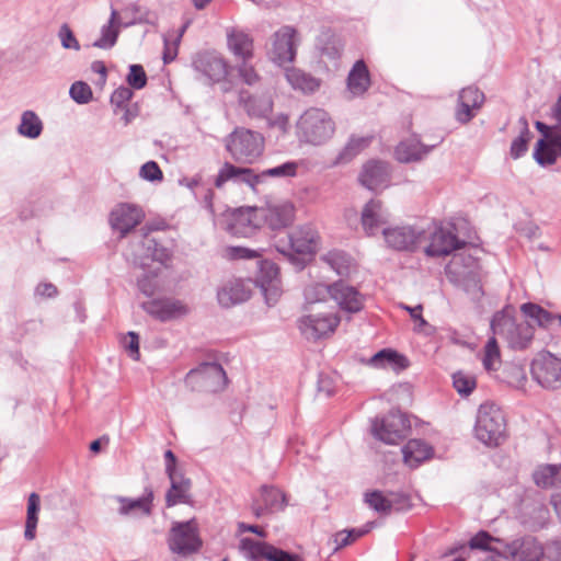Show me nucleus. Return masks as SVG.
<instances>
[{
	"mask_svg": "<svg viewBox=\"0 0 561 561\" xmlns=\"http://www.w3.org/2000/svg\"><path fill=\"white\" fill-rule=\"evenodd\" d=\"M335 133V123L331 115L318 107L306 110L296 123V136L302 144L322 146Z\"/></svg>",
	"mask_w": 561,
	"mask_h": 561,
	"instance_id": "f257e3e1",
	"label": "nucleus"
},
{
	"mask_svg": "<svg viewBox=\"0 0 561 561\" xmlns=\"http://www.w3.org/2000/svg\"><path fill=\"white\" fill-rule=\"evenodd\" d=\"M225 148L238 164H254L264 153L265 139L259 131L237 127L225 138Z\"/></svg>",
	"mask_w": 561,
	"mask_h": 561,
	"instance_id": "f03ea898",
	"label": "nucleus"
},
{
	"mask_svg": "<svg viewBox=\"0 0 561 561\" xmlns=\"http://www.w3.org/2000/svg\"><path fill=\"white\" fill-rule=\"evenodd\" d=\"M330 296L339 307L350 313L358 312L364 307L363 296L358 290L343 280L332 285L313 284L305 289V298L308 304H314Z\"/></svg>",
	"mask_w": 561,
	"mask_h": 561,
	"instance_id": "7ed1b4c3",
	"label": "nucleus"
},
{
	"mask_svg": "<svg viewBox=\"0 0 561 561\" xmlns=\"http://www.w3.org/2000/svg\"><path fill=\"white\" fill-rule=\"evenodd\" d=\"M445 272L448 280L471 300L478 301L483 296L479 265L471 255H455Z\"/></svg>",
	"mask_w": 561,
	"mask_h": 561,
	"instance_id": "20e7f679",
	"label": "nucleus"
},
{
	"mask_svg": "<svg viewBox=\"0 0 561 561\" xmlns=\"http://www.w3.org/2000/svg\"><path fill=\"white\" fill-rule=\"evenodd\" d=\"M506 421L503 411L493 403L479 407L474 424V435L486 446H499L505 439Z\"/></svg>",
	"mask_w": 561,
	"mask_h": 561,
	"instance_id": "39448f33",
	"label": "nucleus"
},
{
	"mask_svg": "<svg viewBox=\"0 0 561 561\" xmlns=\"http://www.w3.org/2000/svg\"><path fill=\"white\" fill-rule=\"evenodd\" d=\"M494 335L503 339L512 350H525L534 337V327L526 320H516L505 311L496 312L491 321Z\"/></svg>",
	"mask_w": 561,
	"mask_h": 561,
	"instance_id": "423d86ee",
	"label": "nucleus"
},
{
	"mask_svg": "<svg viewBox=\"0 0 561 561\" xmlns=\"http://www.w3.org/2000/svg\"><path fill=\"white\" fill-rule=\"evenodd\" d=\"M202 545L195 519L172 524L168 537V546L172 553L186 557L197 552Z\"/></svg>",
	"mask_w": 561,
	"mask_h": 561,
	"instance_id": "0eeeda50",
	"label": "nucleus"
},
{
	"mask_svg": "<svg viewBox=\"0 0 561 561\" xmlns=\"http://www.w3.org/2000/svg\"><path fill=\"white\" fill-rule=\"evenodd\" d=\"M227 375L222 366L215 362H206L191 369L185 377V383L193 390L218 392L227 385Z\"/></svg>",
	"mask_w": 561,
	"mask_h": 561,
	"instance_id": "6e6552de",
	"label": "nucleus"
},
{
	"mask_svg": "<svg viewBox=\"0 0 561 561\" xmlns=\"http://www.w3.org/2000/svg\"><path fill=\"white\" fill-rule=\"evenodd\" d=\"M299 43L300 38L296 28L284 25L273 34L267 56L270 60L278 66L293 62Z\"/></svg>",
	"mask_w": 561,
	"mask_h": 561,
	"instance_id": "1a4fd4ad",
	"label": "nucleus"
},
{
	"mask_svg": "<svg viewBox=\"0 0 561 561\" xmlns=\"http://www.w3.org/2000/svg\"><path fill=\"white\" fill-rule=\"evenodd\" d=\"M410 427V421L402 412L391 411L385 417L373 422L371 433L388 445H397L405 437Z\"/></svg>",
	"mask_w": 561,
	"mask_h": 561,
	"instance_id": "9d476101",
	"label": "nucleus"
},
{
	"mask_svg": "<svg viewBox=\"0 0 561 561\" xmlns=\"http://www.w3.org/2000/svg\"><path fill=\"white\" fill-rule=\"evenodd\" d=\"M531 375L542 388H560L561 359L548 352L539 353L531 363Z\"/></svg>",
	"mask_w": 561,
	"mask_h": 561,
	"instance_id": "9b49d317",
	"label": "nucleus"
},
{
	"mask_svg": "<svg viewBox=\"0 0 561 561\" xmlns=\"http://www.w3.org/2000/svg\"><path fill=\"white\" fill-rule=\"evenodd\" d=\"M240 552L249 561H301L297 554L289 553L264 541L245 537L240 540Z\"/></svg>",
	"mask_w": 561,
	"mask_h": 561,
	"instance_id": "f8f14e48",
	"label": "nucleus"
},
{
	"mask_svg": "<svg viewBox=\"0 0 561 561\" xmlns=\"http://www.w3.org/2000/svg\"><path fill=\"white\" fill-rule=\"evenodd\" d=\"M339 323L340 318L335 313H311L299 320V330L307 340L317 341L332 334Z\"/></svg>",
	"mask_w": 561,
	"mask_h": 561,
	"instance_id": "ddd939ff",
	"label": "nucleus"
},
{
	"mask_svg": "<svg viewBox=\"0 0 561 561\" xmlns=\"http://www.w3.org/2000/svg\"><path fill=\"white\" fill-rule=\"evenodd\" d=\"M233 164L231 162H224L219 168L215 178L214 185L217 188H222L226 183L232 182L234 184H244L251 191L257 192L260 186L259 173L254 169L245 168Z\"/></svg>",
	"mask_w": 561,
	"mask_h": 561,
	"instance_id": "4468645a",
	"label": "nucleus"
},
{
	"mask_svg": "<svg viewBox=\"0 0 561 561\" xmlns=\"http://www.w3.org/2000/svg\"><path fill=\"white\" fill-rule=\"evenodd\" d=\"M382 234L388 247L398 251H412L427 238L424 229L413 226L383 228Z\"/></svg>",
	"mask_w": 561,
	"mask_h": 561,
	"instance_id": "2eb2a0df",
	"label": "nucleus"
},
{
	"mask_svg": "<svg viewBox=\"0 0 561 561\" xmlns=\"http://www.w3.org/2000/svg\"><path fill=\"white\" fill-rule=\"evenodd\" d=\"M141 308L149 316L161 322L176 320L190 313V307L186 304L168 297L144 301Z\"/></svg>",
	"mask_w": 561,
	"mask_h": 561,
	"instance_id": "dca6fc26",
	"label": "nucleus"
},
{
	"mask_svg": "<svg viewBox=\"0 0 561 561\" xmlns=\"http://www.w3.org/2000/svg\"><path fill=\"white\" fill-rule=\"evenodd\" d=\"M288 248H277V250L286 255L291 252L297 254H312L316 252L319 242V234L311 225H302L297 227L288 236Z\"/></svg>",
	"mask_w": 561,
	"mask_h": 561,
	"instance_id": "f3484780",
	"label": "nucleus"
},
{
	"mask_svg": "<svg viewBox=\"0 0 561 561\" xmlns=\"http://www.w3.org/2000/svg\"><path fill=\"white\" fill-rule=\"evenodd\" d=\"M430 244L425 248L427 256H446L461 249L465 242L459 240L451 227H435L430 236Z\"/></svg>",
	"mask_w": 561,
	"mask_h": 561,
	"instance_id": "a211bd4d",
	"label": "nucleus"
},
{
	"mask_svg": "<svg viewBox=\"0 0 561 561\" xmlns=\"http://www.w3.org/2000/svg\"><path fill=\"white\" fill-rule=\"evenodd\" d=\"M193 68L213 82H219L228 72V66L221 55L215 51L197 54L192 62Z\"/></svg>",
	"mask_w": 561,
	"mask_h": 561,
	"instance_id": "6ab92c4d",
	"label": "nucleus"
},
{
	"mask_svg": "<svg viewBox=\"0 0 561 561\" xmlns=\"http://www.w3.org/2000/svg\"><path fill=\"white\" fill-rule=\"evenodd\" d=\"M505 548L514 561H543L545 558V548L531 536L514 539Z\"/></svg>",
	"mask_w": 561,
	"mask_h": 561,
	"instance_id": "aec40b11",
	"label": "nucleus"
},
{
	"mask_svg": "<svg viewBox=\"0 0 561 561\" xmlns=\"http://www.w3.org/2000/svg\"><path fill=\"white\" fill-rule=\"evenodd\" d=\"M142 210L130 204H121L111 213L112 228L121 232L122 237L134 229L142 219Z\"/></svg>",
	"mask_w": 561,
	"mask_h": 561,
	"instance_id": "412c9836",
	"label": "nucleus"
},
{
	"mask_svg": "<svg viewBox=\"0 0 561 561\" xmlns=\"http://www.w3.org/2000/svg\"><path fill=\"white\" fill-rule=\"evenodd\" d=\"M285 495L280 490L263 485L259 497L253 500L252 512L256 518L272 512L280 511L285 507Z\"/></svg>",
	"mask_w": 561,
	"mask_h": 561,
	"instance_id": "4be33fe9",
	"label": "nucleus"
},
{
	"mask_svg": "<svg viewBox=\"0 0 561 561\" xmlns=\"http://www.w3.org/2000/svg\"><path fill=\"white\" fill-rule=\"evenodd\" d=\"M390 179L389 165L382 161H368L359 174V182L370 191L382 190L388 186Z\"/></svg>",
	"mask_w": 561,
	"mask_h": 561,
	"instance_id": "5701e85b",
	"label": "nucleus"
},
{
	"mask_svg": "<svg viewBox=\"0 0 561 561\" xmlns=\"http://www.w3.org/2000/svg\"><path fill=\"white\" fill-rule=\"evenodd\" d=\"M141 248L142 252L135 255L134 262L142 268L149 266V260L159 263L160 266H167L171 261V251L161 245L154 238L146 237L142 241Z\"/></svg>",
	"mask_w": 561,
	"mask_h": 561,
	"instance_id": "b1692460",
	"label": "nucleus"
},
{
	"mask_svg": "<svg viewBox=\"0 0 561 561\" xmlns=\"http://www.w3.org/2000/svg\"><path fill=\"white\" fill-rule=\"evenodd\" d=\"M115 500L119 504L117 512L122 516H149L152 513L153 492L151 489H146L144 495L138 499L116 496Z\"/></svg>",
	"mask_w": 561,
	"mask_h": 561,
	"instance_id": "393cba45",
	"label": "nucleus"
},
{
	"mask_svg": "<svg viewBox=\"0 0 561 561\" xmlns=\"http://www.w3.org/2000/svg\"><path fill=\"white\" fill-rule=\"evenodd\" d=\"M227 46L238 61L253 58V38L242 30L230 28L227 31Z\"/></svg>",
	"mask_w": 561,
	"mask_h": 561,
	"instance_id": "a878e982",
	"label": "nucleus"
},
{
	"mask_svg": "<svg viewBox=\"0 0 561 561\" xmlns=\"http://www.w3.org/2000/svg\"><path fill=\"white\" fill-rule=\"evenodd\" d=\"M231 234L248 238L259 228L257 210L253 208L239 209L231 216L228 225Z\"/></svg>",
	"mask_w": 561,
	"mask_h": 561,
	"instance_id": "bb28decb",
	"label": "nucleus"
},
{
	"mask_svg": "<svg viewBox=\"0 0 561 561\" xmlns=\"http://www.w3.org/2000/svg\"><path fill=\"white\" fill-rule=\"evenodd\" d=\"M388 217L381 202L371 199L363 208L362 226L368 236H375L388 222Z\"/></svg>",
	"mask_w": 561,
	"mask_h": 561,
	"instance_id": "cd10ccee",
	"label": "nucleus"
},
{
	"mask_svg": "<svg viewBox=\"0 0 561 561\" xmlns=\"http://www.w3.org/2000/svg\"><path fill=\"white\" fill-rule=\"evenodd\" d=\"M251 296L250 289L241 279L227 282L217 293L218 302L225 308L247 301Z\"/></svg>",
	"mask_w": 561,
	"mask_h": 561,
	"instance_id": "c85d7f7f",
	"label": "nucleus"
},
{
	"mask_svg": "<svg viewBox=\"0 0 561 561\" xmlns=\"http://www.w3.org/2000/svg\"><path fill=\"white\" fill-rule=\"evenodd\" d=\"M171 488L165 494V504L168 507H172L179 503L188 504L191 503L190 490L192 482L185 478L182 473L169 476Z\"/></svg>",
	"mask_w": 561,
	"mask_h": 561,
	"instance_id": "c756f323",
	"label": "nucleus"
},
{
	"mask_svg": "<svg viewBox=\"0 0 561 561\" xmlns=\"http://www.w3.org/2000/svg\"><path fill=\"white\" fill-rule=\"evenodd\" d=\"M239 101L245 112L252 117H267L273 110L271 96L262 94L260 96L249 95L247 91H240Z\"/></svg>",
	"mask_w": 561,
	"mask_h": 561,
	"instance_id": "7c9ffc66",
	"label": "nucleus"
},
{
	"mask_svg": "<svg viewBox=\"0 0 561 561\" xmlns=\"http://www.w3.org/2000/svg\"><path fill=\"white\" fill-rule=\"evenodd\" d=\"M402 454L404 462L411 468H416L432 458L433 448L422 439H410L403 446Z\"/></svg>",
	"mask_w": 561,
	"mask_h": 561,
	"instance_id": "2f4dec72",
	"label": "nucleus"
},
{
	"mask_svg": "<svg viewBox=\"0 0 561 561\" xmlns=\"http://www.w3.org/2000/svg\"><path fill=\"white\" fill-rule=\"evenodd\" d=\"M561 154V136L551 133L547 138H541L537 142L535 159L539 164H551Z\"/></svg>",
	"mask_w": 561,
	"mask_h": 561,
	"instance_id": "473e14b6",
	"label": "nucleus"
},
{
	"mask_svg": "<svg viewBox=\"0 0 561 561\" xmlns=\"http://www.w3.org/2000/svg\"><path fill=\"white\" fill-rule=\"evenodd\" d=\"M262 217H264L271 229H282L288 227L294 221L295 208L291 204L285 203L267 208Z\"/></svg>",
	"mask_w": 561,
	"mask_h": 561,
	"instance_id": "72a5a7b5",
	"label": "nucleus"
},
{
	"mask_svg": "<svg viewBox=\"0 0 561 561\" xmlns=\"http://www.w3.org/2000/svg\"><path fill=\"white\" fill-rule=\"evenodd\" d=\"M435 145L428 147L416 138H410L401 141L396 148V157L400 162H412L422 160L424 157L428 154L432 148Z\"/></svg>",
	"mask_w": 561,
	"mask_h": 561,
	"instance_id": "f704fd0d",
	"label": "nucleus"
},
{
	"mask_svg": "<svg viewBox=\"0 0 561 561\" xmlns=\"http://www.w3.org/2000/svg\"><path fill=\"white\" fill-rule=\"evenodd\" d=\"M370 87V75L364 60H357L347 76V89L350 92L359 96Z\"/></svg>",
	"mask_w": 561,
	"mask_h": 561,
	"instance_id": "c9c22d12",
	"label": "nucleus"
},
{
	"mask_svg": "<svg viewBox=\"0 0 561 561\" xmlns=\"http://www.w3.org/2000/svg\"><path fill=\"white\" fill-rule=\"evenodd\" d=\"M520 310L525 317L535 321L539 327L550 329L556 325L561 328V314H553L539 305L527 302L522 305Z\"/></svg>",
	"mask_w": 561,
	"mask_h": 561,
	"instance_id": "e433bc0d",
	"label": "nucleus"
},
{
	"mask_svg": "<svg viewBox=\"0 0 561 561\" xmlns=\"http://www.w3.org/2000/svg\"><path fill=\"white\" fill-rule=\"evenodd\" d=\"M287 82L293 89L304 93H312L320 87V80L298 68L287 69L285 72Z\"/></svg>",
	"mask_w": 561,
	"mask_h": 561,
	"instance_id": "4c0bfd02",
	"label": "nucleus"
},
{
	"mask_svg": "<svg viewBox=\"0 0 561 561\" xmlns=\"http://www.w3.org/2000/svg\"><path fill=\"white\" fill-rule=\"evenodd\" d=\"M371 142V137L351 136L345 146L339 151L332 165H342L351 162Z\"/></svg>",
	"mask_w": 561,
	"mask_h": 561,
	"instance_id": "58836bf2",
	"label": "nucleus"
},
{
	"mask_svg": "<svg viewBox=\"0 0 561 561\" xmlns=\"http://www.w3.org/2000/svg\"><path fill=\"white\" fill-rule=\"evenodd\" d=\"M43 128L44 125L39 116L34 111L27 110L21 114L16 133L28 139H36L42 135Z\"/></svg>",
	"mask_w": 561,
	"mask_h": 561,
	"instance_id": "ea45409f",
	"label": "nucleus"
},
{
	"mask_svg": "<svg viewBox=\"0 0 561 561\" xmlns=\"http://www.w3.org/2000/svg\"><path fill=\"white\" fill-rule=\"evenodd\" d=\"M117 18L118 12L113 9L108 22L104 24L101 28L100 38L92 43L93 47L101 49H110L116 44L119 33L118 26L116 25Z\"/></svg>",
	"mask_w": 561,
	"mask_h": 561,
	"instance_id": "a19ab883",
	"label": "nucleus"
},
{
	"mask_svg": "<svg viewBox=\"0 0 561 561\" xmlns=\"http://www.w3.org/2000/svg\"><path fill=\"white\" fill-rule=\"evenodd\" d=\"M369 365L376 368L397 370L407 367V359L394 351L382 350L369 359Z\"/></svg>",
	"mask_w": 561,
	"mask_h": 561,
	"instance_id": "79ce46f5",
	"label": "nucleus"
},
{
	"mask_svg": "<svg viewBox=\"0 0 561 561\" xmlns=\"http://www.w3.org/2000/svg\"><path fill=\"white\" fill-rule=\"evenodd\" d=\"M39 508L41 497L37 493L33 492L28 495L27 500L26 522L24 530V537L26 540H33L36 536Z\"/></svg>",
	"mask_w": 561,
	"mask_h": 561,
	"instance_id": "37998d69",
	"label": "nucleus"
},
{
	"mask_svg": "<svg viewBox=\"0 0 561 561\" xmlns=\"http://www.w3.org/2000/svg\"><path fill=\"white\" fill-rule=\"evenodd\" d=\"M534 480L541 488L561 485V465H547L538 468L534 472Z\"/></svg>",
	"mask_w": 561,
	"mask_h": 561,
	"instance_id": "c03bdc74",
	"label": "nucleus"
},
{
	"mask_svg": "<svg viewBox=\"0 0 561 561\" xmlns=\"http://www.w3.org/2000/svg\"><path fill=\"white\" fill-rule=\"evenodd\" d=\"M299 162L287 161L283 164L263 170L259 173L260 185L265 183L268 178L289 179L297 175L299 169Z\"/></svg>",
	"mask_w": 561,
	"mask_h": 561,
	"instance_id": "a18cd8bd",
	"label": "nucleus"
},
{
	"mask_svg": "<svg viewBox=\"0 0 561 561\" xmlns=\"http://www.w3.org/2000/svg\"><path fill=\"white\" fill-rule=\"evenodd\" d=\"M322 260L340 276L347 275L350 272L351 257L343 251H330L322 256Z\"/></svg>",
	"mask_w": 561,
	"mask_h": 561,
	"instance_id": "49530a36",
	"label": "nucleus"
},
{
	"mask_svg": "<svg viewBox=\"0 0 561 561\" xmlns=\"http://www.w3.org/2000/svg\"><path fill=\"white\" fill-rule=\"evenodd\" d=\"M518 123L520 125V134L512 141L511 145V156L514 159H518L526 153L528 142L531 139V133L529 130L527 119L525 117H520Z\"/></svg>",
	"mask_w": 561,
	"mask_h": 561,
	"instance_id": "de8ad7c7",
	"label": "nucleus"
},
{
	"mask_svg": "<svg viewBox=\"0 0 561 561\" xmlns=\"http://www.w3.org/2000/svg\"><path fill=\"white\" fill-rule=\"evenodd\" d=\"M365 502L369 507L380 514H389L393 507L394 500L389 496H385L380 491H373L365 494Z\"/></svg>",
	"mask_w": 561,
	"mask_h": 561,
	"instance_id": "09e8293b",
	"label": "nucleus"
},
{
	"mask_svg": "<svg viewBox=\"0 0 561 561\" xmlns=\"http://www.w3.org/2000/svg\"><path fill=\"white\" fill-rule=\"evenodd\" d=\"M453 385L460 396L467 397L474 390L477 381L473 375L457 371L453 375Z\"/></svg>",
	"mask_w": 561,
	"mask_h": 561,
	"instance_id": "8fccbe9b",
	"label": "nucleus"
},
{
	"mask_svg": "<svg viewBox=\"0 0 561 561\" xmlns=\"http://www.w3.org/2000/svg\"><path fill=\"white\" fill-rule=\"evenodd\" d=\"M236 70L239 79L249 87H256L261 82V77L256 72L253 65L250 64V60H242L236 65Z\"/></svg>",
	"mask_w": 561,
	"mask_h": 561,
	"instance_id": "3c124183",
	"label": "nucleus"
},
{
	"mask_svg": "<svg viewBox=\"0 0 561 561\" xmlns=\"http://www.w3.org/2000/svg\"><path fill=\"white\" fill-rule=\"evenodd\" d=\"M482 362L486 370H496V365L500 363V350L494 336L488 341L484 347V356Z\"/></svg>",
	"mask_w": 561,
	"mask_h": 561,
	"instance_id": "603ef678",
	"label": "nucleus"
},
{
	"mask_svg": "<svg viewBox=\"0 0 561 561\" xmlns=\"http://www.w3.org/2000/svg\"><path fill=\"white\" fill-rule=\"evenodd\" d=\"M70 98L78 104H87L92 99L90 85L83 81H77L71 84L69 90Z\"/></svg>",
	"mask_w": 561,
	"mask_h": 561,
	"instance_id": "864d4df0",
	"label": "nucleus"
},
{
	"mask_svg": "<svg viewBox=\"0 0 561 561\" xmlns=\"http://www.w3.org/2000/svg\"><path fill=\"white\" fill-rule=\"evenodd\" d=\"M458 101L480 108L484 102V94L478 88L468 87L460 91Z\"/></svg>",
	"mask_w": 561,
	"mask_h": 561,
	"instance_id": "5fc2aeb1",
	"label": "nucleus"
},
{
	"mask_svg": "<svg viewBox=\"0 0 561 561\" xmlns=\"http://www.w3.org/2000/svg\"><path fill=\"white\" fill-rule=\"evenodd\" d=\"M57 35L62 48L73 49L76 51L80 50L81 46L68 24L64 23L60 26Z\"/></svg>",
	"mask_w": 561,
	"mask_h": 561,
	"instance_id": "6e6d98bb",
	"label": "nucleus"
},
{
	"mask_svg": "<svg viewBox=\"0 0 561 561\" xmlns=\"http://www.w3.org/2000/svg\"><path fill=\"white\" fill-rule=\"evenodd\" d=\"M127 82L134 89H142L147 83L146 72L140 65H131L127 75Z\"/></svg>",
	"mask_w": 561,
	"mask_h": 561,
	"instance_id": "4d7b16f0",
	"label": "nucleus"
},
{
	"mask_svg": "<svg viewBox=\"0 0 561 561\" xmlns=\"http://www.w3.org/2000/svg\"><path fill=\"white\" fill-rule=\"evenodd\" d=\"M139 176L149 182L161 181L163 173L156 161H148L141 165Z\"/></svg>",
	"mask_w": 561,
	"mask_h": 561,
	"instance_id": "13d9d810",
	"label": "nucleus"
},
{
	"mask_svg": "<svg viewBox=\"0 0 561 561\" xmlns=\"http://www.w3.org/2000/svg\"><path fill=\"white\" fill-rule=\"evenodd\" d=\"M161 267L153 268L150 271L152 275H144L138 279V288L146 296H152L158 287V283L156 279L157 274L160 272Z\"/></svg>",
	"mask_w": 561,
	"mask_h": 561,
	"instance_id": "bf43d9fd",
	"label": "nucleus"
},
{
	"mask_svg": "<svg viewBox=\"0 0 561 561\" xmlns=\"http://www.w3.org/2000/svg\"><path fill=\"white\" fill-rule=\"evenodd\" d=\"M227 256L232 260H251L261 256L259 250L245 247H229L226 249Z\"/></svg>",
	"mask_w": 561,
	"mask_h": 561,
	"instance_id": "052dcab7",
	"label": "nucleus"
},
{
	"mask_svg": "<svg viewBox=\"0 0 561 561\" xmlns=\"http://www.w3.org/2000/svg\"><path fill=\"white\" fill-rule=\"evenodd\" d=\"M261 275L259 276L257 282L260 283V286L262 285V282L268 283H275L278 280V267L276 264L270 261H263L261 263L260 268Z\"/></svg>",
	"mask_w": 561,
	"mask_h": 561,
	"instance_id": "680f3d73",
	"label": "nucleus"
},
{
	"mask_svg": "<svg viewBox=\"0 0 561 561\" xmlns=\"http://www.w3.org/2000/svg\"><path fill=\"white\" fill-rule=\"evenodd\" d=\"M494 541H499V539L492 537L489 533L481 530L470 539L469 547L471 549L492 550L491 542Z\"/></svg>",
	"mask_w": 561,
	"mask_h": 561,
	"instance_id": "e2e57ef3",
	"label": "nucleus"
},
{
	"mask_svg": "<svg viewBox=\"0 0 561 561\" xmlns=\"http://www.w3.org/2000/svg\"><path fill=\"white\" fill-rule=\"evenodd\" d=\"M261 288L264 293L266 304L273 306L280 297L279 282L268 283L262 282Z\"/></svg>",
	"mask_w": 561,
	"mask_h": 561,
	"instance_id": "0e129e2a",
	"label": "nucleus"
},
{
	"mask_svg": "<svg viewBox=\"0 0 561 561\" xmlns=\"http://www.w3.org/2000/svg\"><path fill=\"white\" fill-rule=\"evenodd\" d=\"M123 343L126 351L129 353V356L133 359L138 360L140 357L138 334H136L135 332H128Z\"/></svg>",
	"mask_w": 561,
	"mask_h": 561,
	"instance_id": "69168bd1",
	"label": "nucleus"
},
{
	"mask_svg": "<svg viewBox=\"0 0 561 561\" xmlns=\"http://www.w3.org/2000/svg\"><path fill=\"white\" fill-rule=\"evenodd\" d=\"M180 43H176L173 37L164 36V49H163V62L170 64L178 56V47Z\"/></svg>",
	"mask_w": 561,
	"mask_h": 561,
	"instance_id": "338daca9",
	"label": "nucleus"
},
{
	"mask_svg": "<svg viewBox=\"0 0 561 561\" xmlns=\"http://www.w3.org/2000/svg\"><path fill=\"white\" fill-rule=\"evenodd\" d=\"M545 557L550 561H561V539L549 542L545 549Z\"/></svg>",
	"mask_w": 561,
	"mask_h": 561,
	"instance_id": "774afa93",
	"label": "nucleus"
}]
</instances>
